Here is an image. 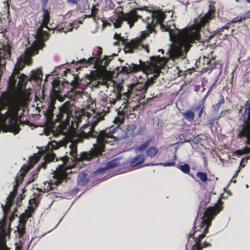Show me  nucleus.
<instances>
[{
	"label": "nucleus",
	"mask_w": 250,
	"mask_h": 250,
	"mask_svg": "<svg viewBox=\"0 0 250 250\" xmlns=\"http://www.w3.org/2000/svg\"><path fill=\"white\" fill-rule=\"evenodd\" d=\"M38 171V170H36V171H34L33 172V175L31 176V178L29 179L30 182H33L35 180V179L37 177V175H38L37 172Z\"/></svg>",
	"instance_id": "obj_31"
},
{
	"label": "nucleus",
	"mask_w": 250,
	"mask_h": 250,
	"mask_svg": "<svg viewBox=\"0 0 250 250\" xmlns=\"http://www.w3.org/2000/svg\"><path fill=\"white\" fill-rule=\"evenodd\" d=\"M83 114L87 117V123L82 126L81 130L77 132L73 131L66 139L59 142L50 141L46 146L30 158L31 165L41 161L40 166L44 168L46 163L53 161L55 159L58 160L53 150L58 149L60 147H68L69 153L66 151L64 157H60L62 164L53 171V179L44 182L42 187L45 191L55 189L65 180L67 175L71 172L69 171L70 166L66 165V161L69 159L74 164L83 161H90L94 156L102 153L105 145H118L128 137L126 131L119 127L123 122V118H115L117 125L112 131L109 129L108 131L103 130L98 133L94 130V127L102 119L101 115L96 114L93 109L90 112L83 110Z\"/></svg>",
	"instance_id": "obj_1"
},
{
	"label": "nucleus",
	"mask_w": 250,
	"mask_h": 250,
	"mask_svg": "<svg viewBox=\"0 0 250 250\" xmlns=\"http://www.w3.org/2000/svg\"><path fill=\"white\" fill-rule=\"evenodd\" d=\"M48 0H42V2L45 4Z\"/></svg>",
	"instance_id": "obj_40"
},
{
	"label": "nucleus",
	"mask_w": 250,
	"mask_h": 250,
	"mask_svg": "<svg viewBox=\"0 0 250 250\" xmlns=\"http://www.w3.org/2000/svg\"><path fill=\"white\" fill-rule=\"evenodd\" d=\"M175 163L173 161L171 162H165V163H157L155 164H152V165H161L165 167H171L174 166Z\"/></svg>",
	"instance_id": "obj_25"
},
{
	"label": "nucleus",
	"mask_w": 250,
	"mask_h": 250,
	"mask_svg": "<svg viewBox=\"0 0 250 250\" xmlns=\"http://www.w3.org/2000/svg\"><path fill=\"white\" fill-rule=\"evenodd\" d=\"M127 133L128 138L130 136L133 137L139 133V131L136 129V125L135 124H129L126 131Z\"/></svg>",
	"instance_id": "obj_15"
},
{
	"label": "nucleus",
	"mask_w": 250,
	"mask_h": 250,
	"mask_svg": "<svg viewBox=\"0 0 250 250\" xmlns=\"http://www.w3.org/2000/svg\"><path fill=\"white\" fill-rule=\"evenodd\" d=\"M120 164L117 159H114L106 163V167L104 168H100L93 172V174L100 181H103L107 179V175H104V172L107 169L119 166Z\"/></svg>",
	"instance_id": "obj_11"
},
{
	"label": "nucleus",
	"mask_w": 250,
	"mask_h": 250,
	"mask_svg": "<svg viewBox=\"0 0 250 250\" xmlns=\"http://www.w3.org/2000/svg\"><path fill=\"white\" fill-rule=\"evenodd\" d=\"M150 142L149 140H147V141L144 142L140 146H137L134 147V151L136 153H138L140 151H142L144 150L146 147L148 146L149 143Z\"/></svg>",
	"instance_id": "obj_20"
},
{
	"label": "nucleus",
	"mask_w": 250,
	"mask_h": 250,
	"mask_svg": "<svg viewBox=\"0 0 250 250\" xmlns=\"http://www.w3.org/2000/svg\"><path fill=\"white\" fill-rule=\"evenodd\" d=\"M240 152L239 154H249L250 153V148L248 147H244L242 149L238 151Z\"/></svg>",
	"instance_id": "obj_28"
},
{
	"label": "nucleus",
	"mask_w": 250,
	"mask_h": 250,
	"mask_svg": "<svg viewBox=\"0 0 250 250\" xmlns=\"http://www.w3.org/2000/svg\"><path fill=\"white\" fill-rule=\"evenodd\" d=\"M177 168L184 173L189 174L190 167L188 164H185L183 165H178Z\"/></svg>",
	"instance_id": "obj_21"
},
{
	"label": "nucleus",
	"mask_w": 250,
	"mask_h": 250,
	"mask_svg": "<svg viewBox=\"0 0 250 250\" xmlns=\"http://www.w3.org/2000/svg\"><path fill=\"white\" fill-rule=\"evenodd\" d=\"M144 161L145 157L143 155H138L130 160L129 165L131 167H137L143 164Z\"/></svg>",
	"instance_id": "obj_14"
},
{
	"label": "nucleus",
	"mask_w": 250,
	"mask_h": 250,
	"mask_svg": "<svg viewBox=\"0 0 250 250\" xmlns=\"http://www.w3.org/2000/svg\"><path fill=\"white\" fill-rule=\"evenodd\" d=\"M190 175L193 178H194V176L193 174H190Z\"/></svg>",
	"instance_id": "obj_46"
},
{
	"label": "nucleus",
	"mask_w": 250,
	"mask_h": 250,
	"mask_svg": "<svg viewBox=\"0 0 250 250\" xmlns=\"http://www.w3.org/2000/svg\"><path fill=\"white\" fill-rule=\"evenodd\" d=\"M18 230H19L20 233H21V234L22 233L21 230H20L19 228H18Z\"/></svg>",
	"instance_id": "obj_41"
},
{
	"label": "nucleus",
	"mask_w": 250,
	"mask_h": 250,
	"mask_svg": "<svg viewBox=\"0 0 250 250\" xmlns=\"http://www.w3.org/2000/svg\"><path fill=\"white\" fill-rule=\"evenodd\" d=\"M139 17V16L133 11H131L127 13L120 12L112 16L111 21L116 28L120 27L122 22L124 21H126L129 27H131Z\"/></svg>",
	"instance_id": "obj_10"
},
{
	"label": "nucleus",
	"mask_w": 250,
	"mask_h": 250,
	"mask_svg": "<svg viewBox=\"0 0 250 250\" xmlns=\"http://www.w3.org/2000/svg\"><path fill=\"white\" fill-rule=\"evenodd\" d=\"M79 0H67V1L68 3L72 5L77 4V8L79 9L81 8V6L80 4H78V1Z\"/></svg>",
	"instance_id": "obj_30"
},
{
	"label": "nucleus",
	"mask_w": 250,
	"mask_h": 250,
	"mask_svg": "<svg viewBox=\"0 0 250 250\" xmlns=\"http://www.w3.org/2000/svg\"><path fill=\"white\" fill-rule=\"evenodd\" d=\"M204 110H201L199 112V113H198V117L199 118H201V116H202V113L203 112Z\"/></svg>",
	"instance_id": "obj_36"
},
{
	"label": "nucleus",
	"mask_w": 250,
	"mask_h": 250,
	"mask_svg": "<svg viewBox=\"0 0 250 250\" xmlns=\"http://www.w3.org/2000/svg\"><path fill=\"white\" fill-rule=\"evenodd\" d=\"M246 188H248V185H246Z\"/></svg>",
	"instance_id": "obj_51"
},
{
	"label": "nucleus",
	"mask_w": 250,
	"mask_h": 250,
	"mask_svg": "<svg viewBox=\"0 0 250 250\" xmlns=\"http://www.w3.org/2000/svg\"><path fill=\"white\" fill-rule=\"evenodd\" d=\"M84 9H86V7H85V5H84Z\"/></svg>",
	"instance_id": "obj_52"
},
{
	"label": "nucleus",
	"mask_w": 250,
	"mask_h": 250,
	"mask_svg": "<svg viewBox=\"0 0 250 250\" xmlns=\"http://www.w3.org/2000/svg\"><path fill=\"white\" fill-rule=\"evenodd\" d=\"M223 28H226V27L225 26H224L222 29Z\"/></svg>",
	"instance_id": "obj_53"
},
{
	"label": "nucleus",
	"mask_w": 250,
	"mask_h": 250,
	"mask_svg": "<svg viewBox=\"0 0 250 250\" xmlns=\"http://www.w3.org/2000/svg\"><path fill=\"white\" fill-rule=\"evenodd\" d=\"M204 103L203 101H201L199 102L198 105L196 106L195 108V111H201V110H204Z\"/></svg>",
	"instance_id": "obj_27"
},
{
	"label": "nucleus",
	"mask_w": 250,
	"mask_h": 250,
	"mask_svg": "<svg viewBox=\"0 0 250 250\" xmlns=\"http://www.w3.org/2000/svg\"><path fill=\"white\" fill-rule=\"evenodd\" d=\"M47 77L46 76V78L44 79V81L45 82H47Z\"/></svg>",
	"instance_id": "obj_43"
},
{
	"label": "nucleus",
	"mask_w": 250,
	"mask_h": 250,
	"mask_svg": "<svg viewBox=\"0 0 250 250\" xmlns=\"http://www.w3.org/2000/svg\"><path fill=\"white\" fill-rule=\"evenodd\" d=\"M12 199L10 196L7 197L6 200V205L4 206L3 205H1V208H2V211L5 213H7L9 211L10 206L12 204Z\"/></svg>",
	"instance_id": "obj_17"
},
{
	"label": "nucleus",
	"mask_w": 250,
	"mask_h": 250,
	"mask_svg": "<svg viewBox=\"0 0 250 250\" xmlns=\"http://www.w3.org/2000/svg\"><path fill=\"white\" fill-rule=\"evenodd\" d=\"M224 98L222 96H221L220 99L219 100L218 102L212 105V112L215 113L217 112L218 109L220 108L221 104L223 103Z\"/></svg>",
	"instance_id": "obj_22"
},
{
	"label": "nucleus",
	"mask_w": 250,
	"mask_h": 250,
	"mask_svg": "<svg viewBox=\"0 0 250 250\" xmlns=\"http://www.w3.org/2000/svg\"><path fill=\"white\" fill-rule=\"evenodd\" d=\"M71 84L73 89L72 90L70 96L74 101L78 100L83 95V92L80 90L82 89V87H81V84L78 80L76 79L72 82Z\"/></svg>",
	"instance_id": "obj_12"
},
{
	"label": "nucleus",
	"mask_w": 250,
	"mask_h": 250,
	"mask_svg": "<svg viewBox=\"0 0 250 250\" xmlns=\"http://www.w3.org/2000/svg\"><path fill=\"white\" fill-rule=\"evenodd\" d=\"M220 210L221 208L218 206L209 207L207 208L202 217V222L200 225L201 228L203 230V233L199 234L197 237L198 240L192 246L191 250H200L201 249L200 239L205 237L206 233L208 231V228L210 226L213 217L218 213Z\"/></svg>",
	"instance_id": "obj_9"
},
{
	"label": "nucleus",
	"mask_w": 250,
	"mask_h": 250,
	"mask_svg": "<svg viewBox=\"0 0 250 250\" xmlns=\"http://www.w3.org/2000/svg\"><path fill=\"white\" fill-rule=\"evenodd\" d=\"M213 18L212 15V10L209 9L208 13H207L202 19V21L204 23L208 22L209 20Z\"/></svg>",
	"instance_id": "obj_23"
},
{
	"label": "nucleus",
	"mask_w": 250,
	"mask_h": 250,
	"mask_svg": "<svg viewBox=\"0 0 250 250\" xmlns=\"http://www.w3.org/2000/svg\"><path fill=\"white\" fill-rule=\"evenodd\" d=\"M196 176L203 182H206L208 180L207 175L205 172H198Z\"/></svg>",
	"instance_id": "obj_24"
},
{
	"label": "nucleus",
	"mask_w": 250,
	"mask_h": 250,
	"mask_svg": "<svg viewBox=\"0 0 250 250\" xmlns=\"http://www.w3.org/2000/svg\"><path fill=\"white\" fill-rule=\"evenodd\" d=\"M103 49L101 47L98 46L95 48V53H93L92 57L88 58L87 59H83L80 61L81 63L87 67L89 64H93L94 67L101 71H104L105 68L108 65L112 58L117 55L116 53H113L109 56L105 55L103 59H101L100 56L102 54Z\"/></svg>",
	"instance_id": "obj_8"
},
{
	"label": "nucleus",
	"mask_w": 250,
	"mask_h": 250,
	"mask_svg": "<svg viewBox=\"0 0 250 250\" xmlns=\"http://www.w3.org/2000/svg\"><path fill=\"white\" fill-rule=\"evenodd\" d=\"M63 72H64V73L65 74H66V71H63Z\"/></svg>",
	"instance_id": "obj_49"
},
{
	"label": "nucleus",
	"mask_w": 250,
	"mask_h": 250,
	"mask_svg": "<svg viewBox=\"0 0 250 250\" xmlns=\"http://www.w3.org/2000/svg\"><path fill=\"white\" fill-rule=\"evenodd\" d=\"M151 32L150 29L147 32L146 31L142 32L139 37L136 39L128 42V40L124 39L120 34L115 33L114 35V38L115 40V44H121L124 47V50L125 53H132L136 49H144L147 52L148 50L146 45L143 43V40L147 36L148 32Z\"/></svg>",
	"instance_id": "obj_7"
},
{
	"label": "nucleus",
	"mask_w": 250,
	"mask_h": 250,
	"mask_svg": "<svg viewBox=\"0 0 250 250\" xmlns=\"http://www.w3.org/2000/svg\"><path fill=\"white\" fill-rule=\"evenodd\" d=\"M42 12L41 27L36 34L35 40L31 46L27 47L17 59L13 72L9 78L7 87L9 98L0 105L6 110L3 113V110L0 109V128L4 132H10L15 134L19 133L20 128L19 126L20 120L18 119V111L20 109L19 103L21 91L25 88L28 81L42 80V74L38 70L31 71L29 76L20 72L25 64L30 63L32 56L37 54L38 50L44 45L42 27L48 28L50 15L47 10H42Z\"/></svg>",
	"instance_id": "obj_2"
},
{
	"label": "nucleus",
	"mask_w": 250,
	"mask_h": 250,
	"mask_svg": "<svg viewBox=\"0 0 250 250\" xmlns=\"http://www.w3.org/2000/svg\"><path fill=\"white\" fill-rule=\"evenodd\" d=\"M149 59L150 61L147 62L142 74H136V78H139L137 83L128 86L125 95L128 98L134 99L135 101L145 99L148 87L156 79L167 62L165 58L160 56L150 57Z\"/></svg>",
	"instance_id": "obj_4"
},
{
	"label": "nucleus",
	"mask_w": 250,
	"mask_h": 250,
	"mask_svg": "<svg viewBox=\"0 0 250 250\" xmlns=\"http://www.w3.org/2000/svg\"><path fill=\"white\" fill-rule=\"evenodd\" d=\"M55 107L52 101L48 103L47 108L44 111L46 122L48 126L53 127L56 123H59V125H62L69 129L74 130L78 127L81 122V118L77 116H73V112L75 110L73 104L65 102L59 108L56 115L54 113Z\"/></svg>",
	"instance_id": "obj_5"
},
{
	"label": "nucleus",
	"mask_w": 250,
	"mask_h": 250,
	"mask_svg": "<svg viewBox=\"0 0 250 250\" xmlns=\"http://www.w3.org/2000/svg\"><path fill=\"white\" fill-rule=\"evenodd\" d=\"M8 248L6 246V243L5 241H3L0 244V250H8Z\"/></svg>",
	"instance_id": "obj_32"
},
{
	"label": "nucleus",
	"mask_w": 250,
	"mask_h": 250,
	"mask_svg": "<svg viewBox=\"0 0 250 250\" xmlns=\"http://www.w3.org/2000/svg\"><path fill=\"white\" fill-rule=\"evenodd\" d=\"M248 3H250V0H246Z\"/></svg>",
	"instance_id": "obj_45"
},
{
	"label": "nucleus",
	"mask_w": 250,
	"mask_h": 250,
	"mask_svg": "<svg viewBox=\"0 0 250 250\" xmlns=\"http://www.w3.org/2000/svg\"><path fill=\"white\" fill-rule=\"evenodd\" d=\"M239 171H240V169H238V170L236 171V174H235V176H236V175H237V174H238V173Z\"/></svg>",
	"instance_id": "obj_42"
},
{
	"label": "nucleus",
	"mask_w": 250,
	"mask_h": 250,
	"mask_svg": "<svg viewBox=\"0 0 250 250\" xmlns=\"http://www.w3.org/2000/svg\"><path fill=\"white\" fill-rule=\"evenodd\" d=\"M183 117L188 122H192L194 118V113L191 110H187L185 112L182 113Z\"/></svg>",
	"instance_id": "obj_18"
},
{
	"label": "nucleus",
	"mask_w": 250,
	"mask_h": 250,
	"mask_svg": "<svg viewBox=\"0 0 250 250\" xmlns=\"http://www.w3.org/2000/svg\"><path fill=\"white\" fill-rule=\"evenodd\" d=\"M141 69V66L140 65L133 63L131 64L126 63L125 65L119 68L118 72L127 75L131 72L138 71Z\"/></svg>",
	"instance_id": "obj_13"
},
{
	"label": "nucleus",
	"mask_w": 250,
	"mask_h": 250,
	"mask_svg": "<svg viewBox=\"0 0 250 250\" xmlns=\"http://www.w3.org/2000/svg\"><path fill=\"white\" fill-rule=\"evenodd\" d=\"M158 152V149L154 146H150L148 147L146 151V153L149 157H154Z\"/></svg>",
	"instance_id": "obj_19"
},
{
	"label": "nucleus",
	"mask_w": 250,
	"mask_h": 250,
	"mask_svg": "<svg viewBox=\"0 0 250 250\" xmlns=\"http://www.w3.org/2000/svg\"><path fill=\"white\" fill-rule=\"evenodd\" d=\"M208 246H209L208 244L207 243H203V244H201V249L204 247H208Z\"/></svg>",
	"instance_id": "obj_35"
},
{
	"label": "nucleus",
	"mask_w": 250,
	"mask_h": 250,
	"mask_svg": "<svg viewBox=\"0 0 250 250\" xmlns=\"http://www.w3.org/2000/svg\"><path fill=\"white\" fill-rule=\"evenodd\" d=\"M231 110L230 109H227L224 111H222L220 112L219 115L216 118V119H218L221 117H224L227 116V115H229L231 113Z\"/></svg>",
	"instance_id": "obj_26"
},
{
	"label": "nucleus",
	"mask_w": 250,
	"mask_h": 250,
	"mask_svg": "<svg viewBox=\"0 0 250 250\" xmlns=\"http://www.w3.org/2000/svg\"><path fill=\"white\" fill-rule=\"evenodd\" d=\"M245 16H237L235 17L231 21L232 22H237L241 21L242 20H245Z\"/></svg>",
	"instance_id": "obj_29"
},
{
	"label": "nucleus",
	"mask_w": 250,
	"mask_h": 250,
	"mask_svg": "<svg viewBox=\"0 0 250 250\" xmlns=\"http://www.w3.org/2000/svg\"><path fill=\"white\" fill-rule=\"evenodd\" d=\"M28 170V169H26V170H23L22 171H21L20 174V176H23V175Z\"/></svg>",
	"instance_id": "obj_34"
},
{
	"label": "nucleus",
	"mask_w": 250,
	"mask_h": 250,
	"mask_svg": "<svg viewBox=\"0 0 250 250\" xmlns=\"http://www.w3.org/2000/svg\"><path fill=\"white\" fill-rule=\"evenodd\" d=\"M89 180L87 175L83 172L79 173L78 177V185L83 186L87 184Z\"/></svg>",
	"instance_id": "obj_16"
},
{
	"label": "nucleus",
	"mask_w": 250,
	"mask_h": 250,
	"mask_svg": "<svg viewBox=\"0 0 250 250\" xmlns=\"http://www.w3.org/2000/svg\"><path fill=\"white\" fill-rule=\"evenodd\" d=\"M176 159V152H175L174 154V155H173V159L175 160Z\"/></svg>",
	"instance_id": "obj_39"
},
{
	"label": "nucleus",
	"mask_w": 250,
	"mask_h": 250,
	"mask_svg": "<svg viewBox=\"0 0 250 250\" xmlns=\"http://www.w3.org/2000/svg\"><path fill=\"white\" fill-rule=\"evenodd\" d=\"M96 10L97 9L94 6H93V7L91 8V15H92V17H94L95 13L96 12Z\"/></svg>",
	"instance_id": "obj_33"
},
{
	"label": "nucleus",
	"mask_w": 250,
	"mask_h": 250,
	"mask_svg": "<svg viewBox=\"0 0 250 250\" xmlns=\"http://www.w3.org/2000/svg\"><path fill=\"white\" fill-rule=\"evenodd\" d=\"M158 51H162V52H163V50L159 49V50H158Z\"/></svg>",
	"instance_id": "obj_48"
},
{
	"label": "nucleus",
	"mask_w": 250,
	"mask_h": 250,
	"mask_svg": "<svg viewBox=\"0 0 250 250\" xmlns=\"http://www.w3.org/2000/svg\"><path fill=\"white\" fill-rule=\"evenodd\" d=\"M87 3V0H83V4H84L85 3Z\"/></svg>",
	"instance_id": "obj_38"
},
{
	"label": "nucleus",
	"mask_w": 250,
	"mask_h": 250,
	"mask_svg": "<svg viewBox=\"0 0 250 250\" xmlns=\"http://www.w3.org/2000/svg\"><path fill=\"white\" fill-rule=\"evenodd\" d=\"M194 232L192 233V232H190L189 234V237H191L193 235H194Z\"/></svg>",
	"instance_id": "obj_37"
},
{
	"label": "nucleus",
	"mask_w": 250,
	"mask_h": 250,
	"mask_svg": "<svg viewBox=\"0 0 250 250\" xmlns=\"http://www.w3.org/2000/svg\"><path fill=\"white\" fill-rule=\"evenodd\" d=\"M74 190H76V192H77L79 191V189H75Z\"/></svg>",
	"instance_id": "obj_44"
},
{
	"label": "nucleus",
	"mask_w": 250,
	"mask_h": 250,
	"mask_svg": "<svg viewBox=\"0 0 250 250\" xmlns=\"http://www.w3.org/2000/svg\"><path fill=\"white\" fill-rule=\"evenodd\" d=\"M149 15L148 17L147 25L152 26L157 24L163 32H168L169 39L172 42V45L168 51L169 57L173 60L180 58L184 59L189 50L191 44L198 42H203L201 38V31L197 29H187L179 30L176 28L174 25H166L162 22L165 18V13L160 10H146Z\"/></svg>",
	"instance_id": "obj_3"
},
{
	"label": "nucleus",
	"mask_w": 250,
	"mask_h": 250,
	"mask_svg": "<svg viewBox=\"0 0 250 250\" xmlns=\"http://www.w3.org/2000/svg\"><path fill=\"white\" fill-rule=\"evenodd\" d=\"M88 8L90 9V6L89 5H88Z\"/></svg>",
	"instance_id": "obj_50"
},
{
	"label": "nucleus",
	"mask_w": 250,
	"mask_h": 250,
	"mask_svg": "<svg viewBox=\"0 0 250 250\" xmlns=\"http://www.w3.org/2000/svg\"><path fill=\"white\" fill-rule=\"evenodd\" d=\"M89 81L92 87L103 85L107 88L106 91L110 93L108 96L104 94L100 95L99 102L104 108L103 111L105 113H108L112 105L121 100L122 87L120 84L110 79H106L102 74L97 72L90 76Z\"/></svg>",
	"instance_id": "obj_6"
},
{
	"label": "nucleus",
	"mask_w": 250,
	"mask_h": 250,
	"mask_svg": "<svg viewBox=\"0 0 250 250\" xmlns=\"http://www.w3.org/2000/svg\"><path fill=\"white\" fill-rule=\"evenodd\" d=\"M242 161H243V159H242L241 162H240V165H242Z\"/></svg>",
	"instance_id": "obj_47"
}]
</instances>
